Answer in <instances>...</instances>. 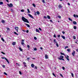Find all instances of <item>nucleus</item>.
Masks as SVG:
<instances>
[{"mask_svg": "<svg viewBox=\"0 0 78 78\" xmlns=\"http://www.w3.org/2000/svg\"><path fill=\"white\" fill-rule=\"evenodd\" d=\"M21 44H22V45H23L24 44V42H21Z\"/></svg>", "mask_w": 78, "mask_h": 78, "instance_id": "46", "label": "nucleus"}, {"mask_svg": "<svg viewBox=\"0 0 78 78\" xmlns=\"http://www.w3.org/2000/svg\"><path fill=\"white\" fill-rule=\"evenodd\" d=\"M47 17L48 19H50V16L49 15H48L47 16Z\"/></svg>", "mask_w": 78, "mask_h": 78, "instance_id": "14", "label": "nucleus"}, {"mask_svg": "<svg viewBox=\"0 0 78 78\" xmlns=\"http://www.w3.org/2000/svg\"><path fill=\"white\" fill-rule=\"evenodd\" d=\"M60 75L62 77H63V76L61 74H60Z\"/></svg>", "mask_w": 78, "mask_h": 78, "instance_id": "36", "label": "nucleus"}, {"mask_svg": "<svg viewBox=\"0 0 78 78\" xmlns=\"http://www.w3.org/2000/svg\"><path fill=\"white\" fill-rule=\"evenodd\" d=\"M34 39H35V40H36V39H37V38H36V37H34Z\"/></svg>", "mask_w": 78, "mask_h": 78, "instance_id": "39", "label": "nucleus"}, {"mask_svg": "<svg viewBox=\"0 0 78 78\" xmlns=\"http://www.w3.org/2000/svg\"><path fill=\"white\" fill-rule=\"evenodd\" d=\"M34 50H35V51H36L37 50V48H35L34 49Z\"/></svg>", "mask_w": 78, "mask_h": 78, "instance_id": "27", "label": "nucleus"}, {"mask_svg": "<svg viewBox=\"0 0 78 78\" xmlns=\"http://www.w3.org/2000/svg\"><path fill=\"white\" fill-rule=\"evenodd\" d=\"M1 53H2V54H3V55H5V53L1 51Z\"/></svg>", "mask_w": 78, "mask_h": 78, "instance_id": "32", "label": "nucleus"}, {"mask_svg": "<svg viewBox=\"0 0 78 78\" xmlns=\"http://www.w3.org/2000/svg\"><path fill=\"white\" fill-rule=\"evenodd\" d=\"M62 69L63 70H64V69H65V68L64 67H62Z\"/></svg>", "mask_w": 78, "mask_h": 78, "instance_id": "47", "label": "nucleus"}, {"mask_svg": "<svg viewBox=\"0 0 78 78\" xmlns=\"http://www.w3.org/2000/svg\"><path fill=\"white\" fill-rule=\"evenodd\" d=\"M15 29L16 30L17 32H18V30H19V27H15Z\"/></svg>", "mask_w": 78, "mask_h": 78, "instance_id": "6", "label": "nucleus"}, {"mask_svg": "<svg viewBox=\"0 0 78 78\" xmlns=\"http://www.w3.org/2000/svg\"><path fill=\"white\" fill-rule=\"evenodd\" d=\"M5 60H6L7 62L8 63H9V61H8V59H7L6 58H5Z\"/></svg>", "mask_w": 78, "mask_h": 78, "instance_id": "15", "label": "nucleus"}, {"mask_svg": "<svg viewBox=\"0 0 78 78\" xmlns=\"http://www.w3.org/2000/svg\"><path fill=\"white\" fill-rule=\"evenodd\" d=\"M27 11H28V13H30V10H29V9H27Z\"/></svg>", "mask_w": 78, "mask_h": 78, "instance_id": "29", "label": "nucleus"}, {"mask_svg": "<svg viewBox=\"0 0 78 78\" xmlns=\"http://www.w3.org/2000/svg\"><path fill=\"white\" fill-rule=\"evenodd\" d=\"M22 42H24V40L22 39Z\"/></svg>", "mask_w": 78, "mask_h": 78, "instance_id": "64", "label": "nucleus"}, {"mask_svg": "<svg viewBox=\"0 0 78 78\" xmlns=\"http://www.w3.org/2000/svg\"><path fill=\"white\" fill-rule=\"evenodd\" d=\"M61 55H64L65 56V58L68 61H69L70 59H69V56L67 55H65V54L63 53L62 52H61Z\"/></svg>", "mask_w": 78, "mask_h": 78, "instance_id": "1", "label": "nucleus"}, {"mask_svg": "<svg viewBox=\"0 0 78 78\" xmlns=\"http://www.w3.org/2000/svg\"><path fill=\"white\" fill-rule=\"evenodd\" d=\"M6 2H9V1L8 0H6Z\"/></svg>", "mask_w": 78, "mask_h": 78, "instance_id": "62", "label": "nucleus"}, {"mask_svg": "<svg viewBox=\"0 0 78 78\" xmlns=\"http://www.w3.org/2000/svg\"><path fill=\"white\" fill-rule=\"evenodd\" d=\"M73 28L74 30H76V26H74Z\"/></svg>", "mask_w": 78, "mask_h": 78, "instance_id": "20", "label": "nucleus"}, {"mask_svg": "<svg viewBox=\"0 0 78 78\" xmlns=\"http://www.w3.org/2000/svg\"><path fill=\"white\" fill-rule=\"evenodd\" d=\"M68 5H70V3H68Z\"/></svg>", "mask_w": 78, "mask_h": 78, "instance_id": "63", "label": "nucleus"}, {"mask_svg": "<svg viewBox=\"0 0 78 78\" xmlns=\"http://www.w3.org/2000/svg\"><path fill=\"white\" fill-rule=\"evenodd\" d=\"M71 74L72 76V77H73L74 76H73V73H71Z\"/></svg>", "mask_w": 78, "mask_h": 78, "instance_id": "31", "label": "nucleus"}, {"mask_svg": "<svg viewBox=\"0 0 78 78\" xmlns=\"http://www.w3.org/2000/svg\"><path fill=\"white\" fill-rule=\"evenodd\" d=\"M69 20H70V21H71V22H72V19H71L70 18H69Z\"/></svg>", "mask_w": 78, "mask_h": 78, "instance_id": "23", "label": "nucleus"}, {"mask_svg": "<svg viewBox=\"0 0 78 78\" xmlns=\"http://www.w3.org/2000/svg\"><path fill=\"white\" fill-rule=\"evenodd\" d=\"M73 16L74 17H76V15L75 14H74L73 15Z\"/></svg>", "mask_w": 78, "mask_h": 78, "instance_id": "49", "label": "nucleus"}, {"mask_svg": "<svg viewBox=\"0 0 78 78\" xmlns=\"http://www.w3.org/2000/svg\"><path fill=\"white\" fill-rule=\"evenodd\" d=\"M62 37L64 40L66 39V38L65 37V36H62Z\"/></svg>", "mask_w": 78, "mask_h": 78, "instance_id": "13", "label": "nucleus"}, {"mask_svg": "<svg viewBox=\"0 0 78 78\" xmlns=\"http://www.w3.org/2000/svg\"><path fill=\"white\" fill-rule=\"evenodd\" d=\"M31 67L32 68H33L34 67V64H31Z\"/></svg>", "mask_w": 78, "mask_h": 78, "instance_id": "11", "label": "nucleus"}, {"mask_svg": "<svg viewBox=\"0 0 78 78\" xmlns=\"http://www.w3.org/2000/svg\"><path fill=\"white\" fill-rule=\"evenodd\" d=\"M53 76H54L55 77H56V75H55V74H54V73H53Z\"/></svg>", "mask_w": 78, "mask_h": 78, "instance_id": "43", "label": "nucleus"}, {"mask_svg": "<svg viewBox=\"0 0 78 78\" xmlns=\"http://www.w3.org/2000/svg\"><path fill=\"white\" fill-rule=\"evenodd\" d=\"M67 51H68V52H70V49H67Z\"/></svg>", "mask_w": 78, "mask_h": 78, "instance_id": "28", "label": "nucleus"}, {"mask_svg": "<svg viewBox=\"0 0 78 78\" xmlns=\"http://www.w3.org/2000/svg\"><path fill=\"white\" fill-rule=\"evenodd\" d=\"M1 40L3 42H5V40H4V39L3 37L1 38Z\"/></svg>", "mask_w": 78, "mask_h": 78, "instance_id": "21", "label": "nucleus"}, {"mask_svg": "<svg viewBox=\"0 0 78 78\" xmlns=\"http://www.w3.org/2000/svg\"><path fill=\"white\" fill-rule=\"evenodd\" d=\"M25 25L27 27H28V28H30V26L28 24H25Z\"/></svg>", "mask_w": 78, "mask_h": 78, "instance_id": "7", "label": "nucleus"}, {"mask_svg": "<svg viewBox=\"0 0 78 78\" xmlns=\"http://www.w3.org/2000/svg\"><path fill=\"white\" fill-rule=\"evenodd\" d=\"M21 12H24V10L22 9L21 10Z\"/></svg>", "mask_w": 78, "mask_h": 78, "instance_id": "40", "label": "nucleus"}, {"mask_svg": "<svg viewBox=\"0 0 78 78\" xmlns=\"http://www.w3.org/2000/svg\"><path fill=\"white\" fill-rule=\"evenodd\" d=\"M19 73H20V75H21V74H22V73L21 72L19 71Z\"/></svg>", "mask_w": 78, "mask_h": 78, "instance_id": "41", "label": "nucleus"}, {"mask_svg": "<svg viewBox=\"0 0 78 78\" xmlns=\"http://www.w3.org/2000/svg\"><path fill=\"white\" fill-rule=\"evenodd\" d=\"M63 58H64V56H63L62 55H61L60 56V59H63Z\"/></svg>", "mask_w": 78, "mask_h": 78, "instance_id": "8", "label": "nucleus"}, {"mask_svg": "<svg viewBox=\"0 0 78 78\" xmlns=\"http://www.w3.org/2000/svg\"><path fill=\"white\" fill-rule=\"evenodd\" d=\"M73 23L74 25H76V22L75 21H73Z\"/></svg>", "mask_w": 78, "mask_h": 78, "instance_id": "19", "label": "nucleus"}, {"mask_svg": "<svg viewBox=\"0 0 78 78\" xmlns=\"http://www.w3.org/2000/svg\"><path fill=\"white\" fill-rule=\"evenodd\" d=\"M22 20L24 22H27V23H29V21L27 20V19L25 18L23 16L22 17Z\"/></svg>", "mask_w": 78, "mask_h": 78, "instance_id": "2", "label": "nucleus"}, {"mask_svg": "<svg viewBox=\"0 0 78 78\" xmlns=\"http://www.w3.org/2000/svg\"><path fill=\"white\" fill-rule=\"evenodd\" d=\"M76 51L77 52H78V48L76 49Z\"/></svg>", "mask_w": 78, "mask_h": 78, "instance_id": "61", "label": "nucleus"}, {"mask_svg": "<svg viewBox=\"0 0 78 78\" xmlns=\"http://www.w3.org/2000/svg\"><path fill=\"white\" fill-rule=\"evenodd\" d=\"M54 43H55V44H57V42H56V39L54 40Z\"/></svg>", "mask_w": 78, "mask_h": 78, "instance_id": "12", "label": "nucleus"}, {"mask_svg": "<svg viewBox=\"0 0 78 78\" xmlns=\"http://www.w3.org/2000/svg\"><path fill=\"white\" fill-rule=\"evenodd\" d=\"M2 23H5V21H4V20H2Z\"/></svg>", "mask_w": 78, "mask_h": 78, "instance_id": "37", "label": "nucleus"}, {"mask_svg": "<svg viewBox=\"0 0 78 78\" xmlns=\"http://www.w3.org/2000/svg\"><path fill=\"white\" fill-rule=\"evenodd\" d=\"M58 18H59V19H61V17L60 16H58Z\"/></svg>", "mask_w": 78, "mask_h": 78, "instance_id": "45", "label": "nucleus"}, {"mask_svg": "<svg viewBox=\"0 0 78 78\" xmlns=\"http://www.w3.org/2000/svg\"><path fill=\"white\" fill-rule=\"evenodd\" d=\"M58 8H62V6L61 5H59L58 6Z\"/></svg>", "mask_w": 78, "mask_h": 78, "instance_id": "18", "label": "nucleus"}, {"mask_svg": "<svg viewBox=\"0 0 78 78\" xmlns=\"http://www.w3.org/2000/svg\"><path fill=\"white\" fill-rule=\"evenodd\" d=\"M58 37H60V35H58Z\"/></svg>", "mask_w": 78, "mask_h": 78, "instance_id": "55", "label": "nucleus"}, {"mask_svg": "<svg viewBox=\"0 0 78 78\" xmlns=\"http://www.w3.org/2000/svg\"><path fill=\"white\" fill-rule=\"evenodd\" d=\"M27 47L28 48H30V45H27Z\"/></svg>", "mask_w": 78, "mask_h": 78, "instance_id": "54", "label": "nucleus"}, {"mask_svg": "<svg viewBox=\"0 0 78 78\" xmlns=\"http://www.w3.org/2000/svg\"><path fill=\"white\" fill-rule=\"evenodd\" d=\"M44 19H47V16H44Z\"/></svg>", "mask_w": 78, "mask_h": 78, "instance_id": "53", "label": "nucleus"}, {"mask_svg": "<svg viewBox=\"0 0 78 78\" xmlns=\"http://www.w3.org/2000/svg\"><path fill=\"white\" fill-rule=\"evenodd\" d=\"M73 38L74 39H76V37H75V36H74L73 37Z\"/></svg>", "mask_w": 78, "mask_h": 78, "instance_id": "34", "label": "nucleus"}, {"mask_svg": "<svg viewBox=\"0 0 78 78\" xmlns=\"http://www.w3.org/2000/svg\"><path fill=\"white\" fill-rule=\"evenodd\" d=\"M45 57L46 59H48V55L47 54L45 55Z\"/></svg>", "mask_w": 78, "mask_h": 78, "instance_id": "9", "label": "nucleus"}, {"mask_svg": "<svg viewBox=\"0 0 78 78\" xmlns=\"http://www.w3.org/2000/svg\"><path fill=\"white\" fill-rule=\"evenodd\" d=\"M75 51H73V52L72 53L73 56H75Z\"/></svg>", "mask_w": 78, "mask_h": 78, "instance_id": "4", "label": "nucleus"}, {"mask_svg": "<svg viewBox=\"0 0 78 78\" xmlns=\"http://www.w3.org/2000/svg\"><path fill=\"white\" fill-rule=\"evenodd\" d=\"M68 47H69L68 46H66L65 48V49H66V48H67Z\"/></svg>", "mask_w": 78, "mask_h": 78, "instance_id": "35", "label": "nucleus"}, {"mask_svg": "<svg viewBox=\"0 0 78 78\" xmlns=\"http://www.w3.org/2000/svg\"><path fill=\"white\" fill-rule=\"evenodd\" d=\"M19 49L21 51H23V50H22V49L20 47H19Z\"/></svg>", "mask_w": 78, "mask_h": 78, "instance_id": "10", "label": "nucleus"}, {"mask_svg": "<svg viewBox=\"0 0 78 78\" xmlns=\"http://www.w3.org/2000/svg\"><path fill=\"white\" fill-rule=\"evenodd\" d=\"M56 45L58 47H59V45H58V44L56 43Z\"/></svg>", "mask_w": 78, "mask_h": 78, "instance_id": "38", "label": "nucleus"}, {"mask_svg": "<svg viewBox=\"0 0 78 78\" xmlns=\"http://www.w3.org/2000/svg\"><path fill=\"white\" fill-rule=\"evenodd\" d=\"M2 67H3V68H5V65H2Z\"/></svg>", "mask_w": 78, "mask_h": 78, "instance_id": "59", "label": "nucleus"}, {"mask_svg": "<svg viewBox=\"0 0 78 78\" xmlns=\"http://www.w3.org/2000/svg\"><path fill=\"white\" fill-rule=\"evenodd\" d=\"M42 2H43V3H45V1H44V0H42Z\"/></svg>", "mask_w": 78, "mask_h": 78, "instance_id": "42", "label": "nucleus"}, {"mask_svg": "<svg viewBox=\"0 0 78 78\" xmlns=\"http://www.w3.org/2000/svg\"><path fill=\"white\" fill-rule=\"evenodd\" d=\"M8 6H9V7H12V6H13V5H12V4L11 3L9 4H8Z\"/></svg>", "mask_w": 78, "mask_h": 78, "instance_id": "3", "label": "nucleus"}, {"mask_svg": "<svg viewBox=\"0 0 78 78\" xmlns=\"http://www.w3.org/2000/svg\"><path fill=\"white\" fill-rule=\"evenodd\" d=\"M23 64H24V65H26V63H25V62H23Z\"/></svg>", "mask_w": 78, "mask_h": 78, "instance_id": "51", "label": "nucleus"}, {"mask_svg": "<svg viewBox=\"0 0 78 78\" xmlns=\"http://www.w3.org/2000/svg\"><path fill=\"white\" fill-rule=\"evenodd\" d=\"M7 30H9V28L7 27Z\"/></svg>", "mask_w": 78, "mask_h": 78, "instance_id": "52", "label": "nucleus"}, {"mask_svg": "<svg viewBox=\"0 0 78 78\" xmlns=\"http://www.w3.org/2000/svg\"><path fill=\"white\" fill-rule=\"evenodd\" d=\"M34 69H37V67L36 66L35 67Z\"/></svg>", "mask_w": 78, "mask_h": 78, "instance_id": "58", "label": "nucleus"}, {"mask_svg": "<svg viewBox=\"0 0 78 78\" xmlns=\"http://www.w3.org/2000/svg\"><path fill=\"white\" fill-rule=\"evenodd\" d=\"M37 13L38 15H39V14H40V12H39V11H37Z\"/></svg>", "mask_w": 78, "mask_h": 78, "instance_id": "22", "label": "nucleus"}, {"mask_svg": "<svg viewBox=\"0 0 78 78\" xmlns=\"http://www.w3.org/2000/svg\"><path fill=\"white\" fill-rule=\"evenodd\" d=\"M62 33H63V34H65V32L64 31H63L62 32Z\"/></svg>", "mask_w": 78, "mask_h": 78, "instance_id": "50", "label": "nucleus"}, {"mask_svg": "<svg viewBox=\"0 0 78 78\" xmlns=\"http://www.w3.org/2000/svg\"><path fill=\"white\" fill-rule=\"evenodd\" d=\"M5 58H6L5 57H2V59H5Z\"/></svg>", "mask_w": 78, "mask_h": 78, "instance_id": "57", "label": "nucleus"}, {"mask_svg": "<svg viewBox=\"0 0 78 78\" xmlns=\"http://www.w3.org/2000/svg\"><path fill=\"white\" fill-rule=\"evenodd\" d=\"M12 45H16V42H13L12 43Z\"/></svg>", "mask_w": 78, "mask_h": 78, "instance_id": "17", "label": "nucleus"}, {"mask_svg": "<svg viewBox=\"0 0 78 78\" xmlns=\"http://www.w3.org/2000/svg\"><path fill=\"white\" fill-rule=\"evenodd\" d=\"M29 32V31H28V30H27L26 33H28Z\"/></svg>", "mask_w": 78, "mask_h": 78, "instance_id": "48", "label": "nucleus"}, {"mask_svg": "<svg viewBox=\"0 0 78 78\" xmlns=\"http://www.w3.org/2000/svg\"><path fill=\"white\" fill-rule=\"evenodd\" d=\"M23 32H26V30H23Z\"/></svg>", "mask_w": 78, "mask_h": 78, "instance_id": "60", "label": "nucleus"}, {"mask_svg": "<svg viewBox=\"0 0 78 78\" xmlns=\"http://www.w3.org/2000/svg\"><path fill=\"white\" fill-rule=\"evenodd\" d=\"M14 34H16V35H19V34H17L16 32H14Z\"/></svg>", "mask_w": 78, "mask_h": 78, "instance_id": "24", "label": "nucleus"}, {"mask_svg": "<svg viewBox=\"0 0 78 78\" xmlns=\"http://www.w3.org/2000/svg\"><path fill=\"white\" fill-rule=\"evenodd\" d=\"M58 59H59L60 60H63V61H64V59L60 58H58Z\"/></svg>", "mask_w": 78, "mask_h": 78, "instance_id": "25", "label": "nucleus"}, {"mask_svg": "<svg viewBox=\"0 0 78 78\" xmlns=\"http://www.w3.org/2000/svg\"><path fill=\"white\" fill-rule=\"evenodd\" d=\"M3 3L2 2H0V5H3Z\"/></svg>", "mask_w": 78, "mask_h": 78, "instance_id": "30", "label": "nucleus"}, {"mask_svg": "<svg viewBox=\"0 0 78 78\" xmlns=\"http://www.w3.org/2000/svg\"><path fill=\"white\" fill-rule=\"evenodd\" d=\"M28 15L29 16V17H30L31 18H32V19H34V17H33V16H32V15H31V14H29Z\"/></svg>", "mask_w": 78, "mask_h": 78, "instance_id": "5", "label": "nucleus"}, {"mask_svg": "<svg viewBox=\"0 0 78 78\" xmlns=\"http://www.w3.org/2000/svg\"><path fill=\"white\" fill-rule=\"evenodd\" d=\"M39 30H40V31H42V29H41V28L40 27H39Z\"/></svg>", "mask_w": 78, "mask_h": 78, "instance_id": "44", "label": "nucleus"}, {"mask_svg": "<svg viewBox=\"0 0 78 78\" xmlns=\"http://www.w3.org/2000/svg\"><path fill=\"white\" fill-rule=\"evenodd\" d=\"M53 37H56V35L54 34Z\"/></svg>", "mask_w": 78, "mask_h": 78, "instance_id": "56", "label": "nucleus"}, {"mask_svg": "<svg viewBox=\"0 0 78 78\" xmlns=\"http://www.w3.org/2000/svg\"><path fill=\"white\" fill-rule=\"evenodd\" d=\"M32 5L33 6H34V8H35V7H36V5H35V4H32Z\"/></svg>", "mask_w": 78, "mask_h": 78, "instance_id": "26", "label": "nucleus"}, {"mask_svg": "<svg viewBox=\"0 0 78 78\" xmlns=\"http://www.w3.org/2000/svg\"><path fill=\"white\" fill-rule=\"evenodd\" d=\"M36 30L37 32H38V33H39V30H38V29H36Z\"/></svg>", "mask_w": 78, "mask_h": 78, "instance_id": "16", "label": "nucleus"}, {"mask_svg": "<svg viewBox=\"0 0 78 78\" xmlns=\"http://www.w3.org/2000/svg\"><path fill=\"white\" fill-rule=\"evenodd\" d=\"M4 75H8V74L5 72H4Z\"/></svg>", "mask_w": 78, "mask_h": 78, "instance_id": "33", "label": "nucleus"}]
</instances>
